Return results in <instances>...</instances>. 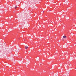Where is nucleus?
<instances>
[{"label":"nucleus","mask_w":76,"mask_h":76,"mask_svg":"<svg viewBox=\"0 0 76 76\" xmlns=\"http://www.w3.org/2000/svg\"><path fill=\"white\" fill-rule=\"evenodd\" d=\"M28 48V46H26L25 47V49L26 50V49H27V48Z\"/></svg>","instance_id":"1"},{"label":"nucleus","mask_w":76,"mask_h":76,"mask_svg":"<svg viewBox=\"0 0 76 76\" xmlns=\"http://www.w3.org/2000/svg\"><path fill=\"white\" fill-rule=\"evenodd\" d=\"M63 38H65V39L66 38V36L65 35L64 36H63Z\"/></svg>","instance_id":"2"},{"label":"nucleus","mask_w":76,"mask_h":76,"mask_svg":"<svg viewBox=\"0 0 76 76\" xmlns=\"http://www.w3.org/2000/svg\"><path fill=\"white\" fill-rule=\"evenodd\" d=\"M17 6L15 7V9H16V8H17Z\"/></svg>","instance_id":"3"},{"label":"nucleus","mask_w":76,"mask_h":76,"mask_svg":"<svg viewBox=\"0 0 76 76\" xmlns=\"http://www.w3.org/2000/svg\"><path fill=\"white\" fill-rule=\"evenodd\" d=\"M63 40V41H64V39H63V40Z\"/></svg>","instance_id":"4"},{"label":"nucleus","mask_w":76,"mask_h":76,"mask_svg":"<svg viewBox=\"0 0 76 76\" xmlns=\"http://www.w3.org/2000/svg\"><path fill=\"white\" fill-rule=\"evenodd\" d=\"M56 76H58V75H56Z\"/></svg>","instance_id":"5"}]
</instances>
